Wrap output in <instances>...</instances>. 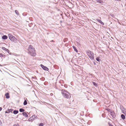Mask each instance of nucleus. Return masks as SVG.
Returning <instances> with one entry per match:
<instances>
[{
	"instance_id": "14",
	"label": "nucleus",
	"mask_w": 126,
	"mask_h": 126,
	"mask_svg": "<svg viewBox=\"0 0 126 126\" xmlns=\"http://www.w3.org/2000/svg\"><path fill=\"white\" fill-rule=\"evenodd\" d=\"M18 110H15L14 111L13 113L14 114H16L18 113Z\"/></svg>"
},
{
	"instance_id": "5",
	"label": "nucleus",
	"mask_w": 126,
	"mask_h": 126,
	"mask_svg": "<svg viewBox=\"0 0 126 126\" xmlns=\"http://www.w3.org/2000/svg\"><path fill=\"white\" fill-rule=\"evenodd\" d=\"M41 67L44 70L46 71H48L49 70V69L48 68H47V67L45 66L44 65H43L42 64H41Z\"/></svg>"
},
{
	"instance_id": "26",
	"label": "nucleus",
	"mask_w": 126,
	"mask_h": 126,
	"mask_svg": "<svg viewBox=\"0 0 126 126\" xmlns=\"http://www.w3.org/2000/svg\"><path fill=\"white\" fill-rule=\"evenodd\" d=\"M44 125V124L42 123H41L40 124L39 126H43Z\"/></svg>"
},
{
	"instance_id": "25",
	"label": "nucleus",
	"mask_w": 126,
	"mask_h": 126,
	"mask_svg": "<svg viewBox=\"0 0 126 126\" xmlns=\"http://www.w3.org/2000/svg\"><path fill=\"white\" fill-rule=\"evenodd\" d=\"M122 112L125 114L126 113V111H124L123 110H122Z\"/></svg>"
},
{
	"instance_id": "6",
	"label": "nucleus",
	"mask_w": 126,
	"mask_h": 126,
	"mask_svg": "<svg viewBox=\"0 0 126 126\" xmlns=\"http://www.w3.org/2000/svg\"><path fill=\"white\" fill-rule=\"evenodd\" d=\"M110 115L112 116L113 118H114L116 116L115 114L113 111H110Z\"/></svg>"
},
{
	"instance_id": "17",
	"label": "nucleus",
	"mask_w": 126,
	"mask_h": 126,
	"mask_svg": "<svg viewBox=\"0 0 126 126\" xmlns=\"http://www.w3.org/2000/svg\"><path fill=\"white\" fill-rule=\"evenodd\" d=\"M121 117L122 118L123 120H124L125 119V116L123 114H122L121 115Z\"/></svg>"
},
{
	"instance_id": "36",
	"label": "nucleus",
	"mask_w": 126,
	"mask_h": 126,
	"mask_svg": "<svg viewBox=\"0 0 126 126\" xmlns=\"http://www.w3.org/2000/svg\"><path fill=\"white\" fill-rule=\"evenodd\" d=\"M50 94L51 95H52V94Z\"/></svg>"
},
{
	"instance_id": "35",
	"label": "nucleus",
	"mask_w": 126,
	"mask_h": 126,
	"mask_svg": "<svg viewBox=\"0 0 126 126\" xmlns=\"http://www.w3.org/2000/svg\"><path fill=\"white\" fill-rule=\"evenodd\" d=\"M50 94L51 95H52V94Z\"/></svg>"
},
{
	"instance_id": "2",
	"label": "nucleus",
	"mask_w": 126,
	"mask_h": 126,
	"mask_svg": "<svg viewBox=\"0 0 126 126\" xmlns=\"http://www.w3.org/2000/svg\"><path fill=\"white\" fill-rule=\"evenodd\" d=\"M61 92L62 95L64 98L67 99H69L70 98V95L67 91L65 90L62 89L61 90Z\"/></svg>"
},
{
	"instance_id": "4",
	"label": "nucleus",
	"mask_w": 126,
	"mask_h": 126,
	"mask_svg": "<svg viewBox=\"0 0 126 126\" xmlns=\"http://www.w3.org/2000/svg\"><path fill=\"white\" fill-rule=\"evenodd\" d=\"M88 56L91 60H93L94 59V55L93 52L92 53L90 54Z\"/></svg>"
},
{
	"instance_id": "34",
	"label": "nucleus",
	"mask_w": 126,
	"mask_h": 126,
	"mask_svg": "<svg viewBox=\"0 0 126 126\" xmlns=\"http://www.w3.org/2000/svg\"><path fill=\"white\" fill-rule=\"evenodd\" d=\"M94 64H95V63H94Z\"/></svg>"
},
{
	"instance_id": "16",
	"label": "nucleus",
	"mask_w": 126,
	"mask_h": 126,
	"mask_svg": "<svg viewBox=\"0 0 126 126\" xmlns=\"http://www.w3.org/2000/svg\"><path fill=\"white\" fill-rule=\"evenodd\" d=\"M5 55L0 53V57L5 58Z\"/></svg>"
},
{
	"instance_id": "7",
	"label": "nucleus",
	"mask_w": 126,
	"mask_h": 126,
	"mask_svg": "<svg viewBox=\"0 0 126 126\" xmlns=\"http://www.w3.org/2000/svg\"><path fill=\"white\" fill-rule=\"evenodd\" d=\"M13 110V109H10L7 110L5 112V113H9L10 112H12V111Z\"/></svg>"
},
{
	"instance_id": "12",
	"label": "nucleus",
	"mask_w": 126,
	"mask_h": 126,
	"mask_svg": "<svg viewBox=\"0 0 126 126\" xmlns=\"http://www.w3.org/2000/svg\"><path fill=\"white\" fill-rule=\"evenodd\" d=\"M22 114L23 116H24L25 117H28V115L26 112H24L22 113Z\"/></svg>"
},
{
	"instance_id": "23",
	"label": "nucleus",
	"mask_w": 126,
	"mask_h": 126,
	"mask_svg": "<svg viewBox=\"0 0 126 126\" xmlns=\"http://www.w3.org/2000/svg\"><path fill=\"white\" fill-rule=\"evenodd\" d=\"M32 120H33L31 117L30 118L28 119V121H31Z\"/></svg>"
},
{
	"instance_id": "32",
	"label": "nucleus",
	"mask_w": 126,
	"mask_h": 126,
	"mask_svg": "<svg viewBox=\"0 0 126 126\" xmlns=\"http://www.w3.org/2000/svg\"><path fill=\"white\" fill-rule=\"evenodd\" d=\"M123 106H120V108L121 109H122V108H123Z\"/></svg>"
},
{
	"instance_id": "19",
	"label": "nucleus",
	"mask_w": 126,
	"mask_h": 126,
	"mask_svg": "<svg viewBox=\"0 0 126 126\" xmlns=\"http://www.w3.org/2000/svg\"><path fill=\"white\" fill-rule=\"evenodd\" d=\"M19 111L20 112H23L25 111V110L24 109L21 108L19 109Z\"/></svg>"
},
{
	"instance_id": "24",
	"label": "nucleus",
	"mask_w": 126,
	"mask_h": 126,
	"mask_svg": "<svg viewBox=\"0 0 126 126\" xmlns=\"http://www.w3.org/2000/svg\"><path fill=\"white\" fill-rule=\"evenodd\" d=\"M96 61L98 62H99L100 61V60L99 59V57H97L96 58Z\"/></svg>"
},
{
	"instance_id": "9",
	"label": "nucleus",
	"mask_w": 126,
	"mask_h": 126,
	"mask_svg": "<svg viewBox=\"0 0 126 126\" xmlns=\"http://www.w3.org/2000/svg\"><path fill=\"white\" fill-rule=\"evenodd\" d=\"M86 52L88 56L89 55L91 54L92 53H93V52H92L91 51L89 50H86Z\"/></svg>"
},
{
	"instance_id": "8",
	"label": "nucleus",
	"mask_w": 126,
	"mask_h": 126,
	"mask_svg": "<svg viewBox=\"0 0 126 126\" xmlns=\"http://www.w3.org/2000/svg\"><path fill=\"white\" fill-rule=\"evenodd\" d=\"M2 49L5 50V51H6V52H7L9 54H10V53H9V50L8 49H7L5 47H2Z\"/></svg>"
},
{
	"instance_id": "20",
	"label": "nucleus",
	"mask_w": 126,
	"mask_h": 126,
	"mask_svg": "<svg viewBox=\"0 0 126 126\" xmlns=\"http://www.w3.org/2000/svg\"><path fill=\"white\" fill-rule=\"evenodd\" d=\"M27 104V101L26 100H25L23 103V105H26Z\"/></svg>"
},
{
	"instance_id": "31",
	"label": "nucleus",
	"mask_w": 126,
	"mask_h": 126,
	"mask_svg": "<svg viewBox=\"0 0 126 126\" xmlns=\"http://www.w3.org/2000/svg\"><path fill=\"white\" fill-rule=\"evenodd\" d=\"M2 124V123L1 121H0V125H1Z\"/></svg>"
},
{
	"instance_id": "13",
	"label": "nucleus",
	"mask_w": 126,
	"mask_h": 126,
	"mask_svg": "<svg viewBox=\"0 0 126 126\" xmlns=\"http://www.w3.org/2000/svg\"><path fill=\"white\" fill-rule=\"evenodd\" d=\"M5 96L6 98L7 99H8L9 98L10 96L9 95V94L8 93H6L5 94Z\"/></svg>"
},
{
	"instance_id": "21",
	"label": "nucleus",
	"mask_w": 126,
	"mask_h": 126,
	"mask_svg": "<svg viewBox=\"0 0 126 126\" xmlns=\"http://www.w3.org/2000/svg\"><path fill=\"white\" fill-rule=\"evenodd\" d=\"M92 83L95 86L97 87V84L95 82H93Z\"/></svg>"
},
{
	"instance_id": "33",
	"label": "nucleus",
	"mask_w": 126,
	"mask_h": 126,
	"mask_svg": "<svg viewBox=\"0 0 126 126\" xmlns=\"http://www.w3.org/2000/svg\"><path fill=\"white\" fill-rule=\"evenodd\" d=\"M51 41L53 42V41H53V40H52V41Z\"/></svg>"
},
{
	"instance_id": "30",
	"label": "nucleus",
	"mask_w": 126,
	"mask_h": 126,
	"mask_svg": "<svg viewBox=\"0 0 126 126\" xmlns=\"http://www.w3.org/2000/svg\"><path fill=\"white\" fill-rule=\"evenodd\" d=\"M2 109V108L1 107H0V111H1Z\"/></svg>"
},
{
	"instance_id": "29",
	"label": "nucleus",
	"mask_w": 126,
	"mask_h": 126,
	"mask_svg": "<svg viewBox=\"0 0 126 126\" xmlns=\"http://www.w3.org/2000/svg\"><path fill=\"white\" fill-rule=\"evenodd\" d=\"M107 110L108 111H110H110H110V109H107Z\"/></svg>"
},
{
	"instance_id": "28",
	"label": "nucleus",
	"mask_w": 126,
	"mask_h": 126,
	"mask_svg": "<svg viewBox=\"0 0 126 126\" xmlns=\"http://www.w3.org/2000/svg\"><path fill=\"white\" fill-rule=\"evenodd\" d=\"M13 126H19V125L18 124H15L13 125Z\"/></svg>"
},
{
	"instance_id": "18",
	"label": "nucleus",
	"mask_w": 126,
	"mask_h": 126,
	"mask_svg": "<svg viewBox=\"0 0 126 126\" xmlns=\"http://www.w3.org/2000/svg\"><path fill=\"white\" fill-rule=\"evenodd\" d=\"M31 117L32 118L33 120H34L35 118H37V116L35 115H33Z\"/></svg>"
},
{
	"instance_id": "11",
	"label": "nucleus",
	"mask_w": 126,
	"mask_h": 126,
	"mask_svg": "<svg viewBox=\"0 0 126 126\" xmlns=\"http://www.w3.org/2000/svg\"><path fill=\"white\" fill-rule=\"evenodd\" d=\"M8 38V37L6 35H3L2 37V38L4 40H5Z\"/></svg>"
},
{
	"instance_id": "27",
	"label": "nucleus",
	"mask_w": 126,
	"mask_h": 126,
	"mask_svg": "<svg viewBox=\"0 0 126 126\" xmlns=\"http://www.w3.org/2000/svg\"><path fill=\"white\" fill-rule=\"evenodd\" d=\"M67 40V38H65L63 40V41L64 42H65Z\"/></svg>"
},
{
	"instance_id": "15",
	"label": "nucleus",
	"mask_w": 126,
	"mask_h": 126,
	"mask_svg": "<svg viewBox=\"0 0 126 126\" xmlns=\"http://www.w3.org/2000/svg\"><path fill=\"white\" fill-rule=\"evenodd\" d=\"M72 47L73 49H74V51H75L76 52H78V51L76 47L74 46H73Z\"/></svg>"
},
{
	"instance_id": "3",
	"label": "nucleus",
	"mask_w": 126,
	"mask_h": 126,
	"mask_svg": "<svg viewBox=\"0 0 126 126\" xmlns=\"http://www.w3.org/2000/svg\"><path fill=\"white\" fill-rule=\"evenodd\" d=\"M9 39L15 43H16L17 42V39L15 37L12 35L8 34V35Z\"/></svg>"
},
{
	"instance_id": "1",
	"label": "nucleus",
	"mask_w": 126,
	"mask_h": 126,
	"mask_svg": "<svg viewBox=\"0 0 126 126\" xmlns=\"http://www.w3.org/2000/svg\"><path fill=\"white\" fill-rule=\"evenodd\" d=\"M29 53L33 56H35L36 55L35 51L34 48L31 45L29 46L28 49Z\"/></svg>"
},
{
	"instance_id": "22",
	"label": "nucleus",
	"mask_w": 126,
	"mask_h": 126,
	"mask_svg": "<svg viewBox=\"0 0 126 126\" xmlns=\"http://www.w3.org/2000/svg\"><path fill=\"white\" fill-rule=\"evenodd\" d=\"M15 13L18 15H19V13H18V11L17 10H16L15 11Z\"/></svg>"
},
{
	"instance_id": "10",
	"label": "nucleus",
	"mask_w": 126,
	"mask_h": 126,
	"mask_svg": "<svg viewBox=\"0 0 126 126\" xmlns=\"http://www.w3.org/2000/svg\"><path fill=\"white\" fill-rule=\"evenodd\" d=\"M96 20H97L99 23L103 25H104V23L100 20L98 19H96Z\"/></svg>"
}]
</instances>
